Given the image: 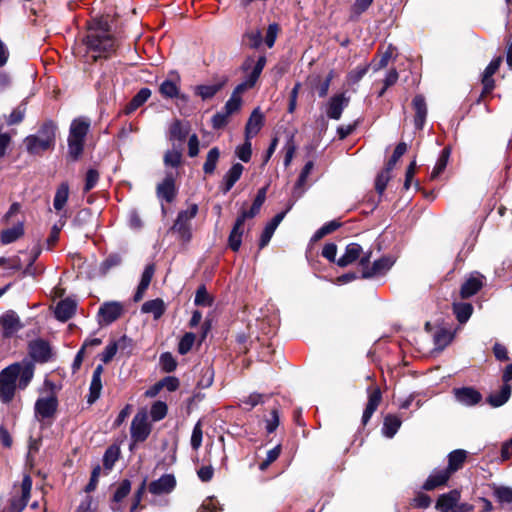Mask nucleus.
Masks as SVG:
<instances>
[{"label": "nucleus", "mask_w": 512, "mask_h": 512, "mask_svg": "<svg viewBox=\"0 0 512 512\" xmlns=\"http://www.w3.org/2000/svg\"><path fill=\"white\" fill-rule=\"evenodd\" d=\"M467 458V452L462 449L454 450L448 455V467L451 474L459 470Z\"/></svg>", "instance_id": "nucleus-39"}, {"label": "nucleus", "mask_w": 512, "mask_h": 512, "mask_svg": "<svg viewBox=\"0 0 512 512\" xmlns=\"http://www.w3.org/2000/svg\"><path fill=\"white\" fill-rule=\"evenodd\" d=\"M400 426V418L395 415L389 414L384 418L382 432L386 437L392 438L397 433Z\"/></svg>", "instance_id": "nucleus-40"}, {"label": "nucleus", "mask_w": 512, "mask_h": 512, "mask_svg": "<svg viewBox=\"0 0 512 512\" xmlns=\"http://www.w3.org/2000/svg\"><path fill=\"white\" fill-rule=\"evenodd\" d=\"M151 96V91L148 88H142L138 91V93L132 98L130 103L127 106V113H131L135 111L137 108L142 106Z\"/></svg>", "instance_id": "nucleus-44"}, {"label": "nucleus", "mask_w": 512, "mask_h": 512, "mask_svg": "<svg viewBox=\"0 0 512 512\" xmlns=\"http://www.w3.org/2000/svg\"><path fill=\"white\" fill-rule=\"evenodd\" d=\"M131 438L134 442H144L151 433V424L145 411L138 412L131 423Z\"/></svg>", "instance_id": "nucleus-8"}, {"label": "nucleus", "mask_w": 512, "mask_h": 512, "mask_svg": "<svg viewBox=\"0 0 512 512\" xmlns=\"http://www.w3.org/2000/svg\"><path fill=\"white\" fill-rule=\"evenodd\" d=\"M194 303L197 306H210L212 304L211 297L207 292L205 286H200L195 295Z\"/></svg>", "instance_id": "nucleus-60"}, {"label": "nucleus", "mask_w": 512, "mask_h": 512, "mask_svg": "<svg viewBox=\"0 0 512 512\" xmlns=\"http://www.w3.org/2000/svg\"><path fill=\"white\" fill-rule=\"evenodd\" d=\"M340 226V223H338L337 221H330L328 223H326L325 225H323L320 229H318L315 234L313 235V240L314 241H317V240H320L321 238H323L324 236L332 233L333 231H335L336 229H338Z\"/></svg>", "instance_id": "nucleus-58"}, {"label": "nucleus", "mask_w": 512, "mask_h": 512, "mask_svg": "<svg viewBox=\"0 0 512 512\" xmlns=\"http://www.w3.org/2000/svg\"><path fill=\"white\" fill-rule=\"evenodd\" d=\"M368 393V402L366 404V407L363 411L362 415V423L363 425H366L369 420L371 419L374 412L377 410L379 404L382 400V393L379 387H369L367 389Z\"/></svg>", "instance_id": "nucleus-16"}, {"label": "nucleus", "mask_w": 512, "mask_h": 512, "mask_svg": "<svg viewBox=\"0 0 512 512\" xmlns=\"http://www.w3.org/2000/svg\"><path fill=\"white\" fill-rule=\"evenodd\" d=\"M29 353L32 359L39 363L48 362L52 356L50 345L44 340H36L30 343Z\"/></svg>", "instance_id": "nucleus-18"}, {"label": "nucleus", "mask_w": 512, "mask_h": 512, "mask_svg": "<svg viewBox=\"0 0 512 512\" xmlns=\"http://www.w3.org/2000/svg\"><path fill=\"white\" fill-rule=\"evenodd\" d=\"M160 364H161L162 370L167 373L173 372L177 367V362H176L175 358L172 356V354H170L168 352L163 353L160 356Z\"/></svg>", "instance_id": "nucleus-62"}, {"label": "nucleus", "mask_w": 512, "mask_h": 512, "mask_svg": "<svg viewBox=\"0 0 512 512\" xmlns=\"http://www.w3.org/2000/svg\"><path fill=\"white\" fill-rule=\"evenodd\" d=\"M219 157H220V151L217 147L210 149V151L207 154L206 161L203 165V171L205 174L210 175V174L214 173L217 163H218V160H219Z\"/></svg>", "instance_id": "nucleus-47"}, {"label": "nucleus", "mask_w": 512, "mask_h": 512, "mask_svg": "<svg viewBox=\"0 0 512 512\" xmlns=\"http://www.w3.org/2000/svg\"><path fill=\"white\" fill-rule=\"evenodd\" d=\"M104 369L102 365H97L93 371L90 387H89V395L87 398L88 403H94L101 394L102 390V381L101 376Z\"/></svg>", "instance_id": "nucleus-24"}, {"label": "nucleus", "mask_w": 512, "mask_h": 512, "mask_svg": "<svg viewBox=\"0 0 512 512\" xmlns=\"http://www.w3.org/2000/svg\"><path fill=\"white\" fill-rule=\"evenodd\" d=\"M119 456L120 449L118 446L111 445L108 447L103 456V465L105 469L110 471L113 468L115 462L118 460Z\"/></svg>", "instance_id": "nucleus-48"}, {"label": "nucleus", "mask_w": 512, "mask_h": 512, "mask_svg": "<svg viewBox=\"0 0 512 512\" xmlns=\"http://www.w3.org/2000/svg\"><path fill=\"white\" fill-rule=\"evenodd\" d=\"M58 409V399L54 393L39 397L34 405V415L38 422H51Z\"/></svg>", "instance_id": "nucleus-5"}, {"label": "nucleus", "mask_w": 512, "mask_h": 512, "mask_svg": "<svg viewBox=\"0 0 512 512\" xmlns=\"http://www.w3.org/2000/svg\"><path fill=\"white\" fill-rule=\"evenodd\" d=\"M14 368H5L0 373V400L3 403H9L15 394L16 380L13 372Z\"/></svg>", "instance_id": "nucleus-10"}, {"label": "nucleus", "mask_w": 512, "mask_h": 512, "mask_svg": "<svg viewBox=\"0 0 512 512\" xmlns=\"http://www.w3.org/2000/svg\"><path fill=\"white\" fill-rule=\"evenodd\" d=\"M195 334L191 333V332H187L183 335V337L180 339V342L178 344V352L181 354V355H185L187 354L194 342H195Z\"/></svg>", "instance_id": "nucleus-53"}, {"label": "nucleus", "mask_w": 512, "mask_h": 512, "mask_svg": "<svg viewBox=\"0 0 512 512\" xmlns=\"http://www.w3.org/2000/svg\"><path fill=\"white\" fill-rule=\"evenodd\" d=\"M8 368H14L15 380L18 381L17 385L20 389H25L34 376V366L31 363H15Z\"/></svg>", "instance_id": "nucleus-17"}, {"label": "nucleus", "mask_w": 512, "mask_h": 512, "mask_svg": "<svg viewBox=\"0 0 512 512\" xmlns=\"http://www.w3.org/2000/svg\"><path fill=\"white\" fill-rule=\"evenodd\" d=\"M114 341L118 348V352L121 355H124L126 357H129L130 355H132L133 349H134V343L131 338L127 337L126 335H123Z\"/></svg>", "instance_id": "nucleus-50"}, {"label": "nucleus", "mask_w": 512, "mask_h": 512, "mask_svg": "<svg viewBox=\"0 0 512 512\" xmlns=\"http://www.w3.org/2000/svg\"><path fill=\"white\" fill-rule=\"evenodd\" d=\"M25 114H26V105L22 103L19 106H17L7 117V124L8 125L19 124L20 122L23 121Z\"/></svg>", "instance_id": "nucleus-55"}, {"label": "nucleus", "mask_w": 512, "mask_h": 512, "mask_svg": "<svg viewBox=\"0 0 512 512\" xmlns=\"http://www.w3.org/2000/svg\"><path fill=\"white\" fill-rule=\"evenodd\" d=\"M244 167L240 163H235L224 175L223 178V192L227 193L232 189L234 184L240 179Z\"/></svg>", "instance_id": "nucleus-33"}, {"label": "nucleus", "mask_w": 512, "mask_h": 512, "mask_svg": "<svg viewBox=\"0 0 512 512\" xmlns=\"http://www.w3.org/2000/svg\"><path fill=\"white\" fill-rule=\"evenodd\" d=\"M203 431L202 424L198 421L192 431L191 435V446L194 450H198L202 444Z\"/></svg>", "instance_id": "nucleus-64"}, {"label": "nucleus", "mask_w": 512, "mask_h": 512, "mask_svg": "<svg viewBox=\"0 0 512 512\" xmlns=\"http://www.w3.org/2000/svg\"><path fill=\"white\" fill-rule=\"evenodd\" d=\"M372 256V251H366L365 255L362 256L360 261V268L362 272L363 278H372L375 276L385 274L393 265V261L388 257H382L373 262L370 265V259Z\"/></svg>", "instance_id": "nucleus-6"}, {"label": "nucleus", "mask_w": 512, "mask_h": 512, "mask_svg": "<svg viewBox=\"0 0 512 512\" xmlns=\"http://www.w3.org/2000/svg\"><path fill=\"white\" fill-rule=\"evenodd\" d=\"M460 499V493L456 490L441 495L436 503V508L441 512H451Z\"/></svg>", "instance_id": "nucleus-28"}, {"label": "nucleus", "mask_w": 512, "mask_h": 512, "mask_svg": "<svg viewBox=\"0 0 512 512\" xmlns=\"http://www.w3.org/2000/svg\"><path fill=\"white\" fill-rule=\"evenodd\" d=\"M284 216H285L284 212L276 214L273 217V219L265 226V228L261 234V237H260V242H259L260 249L264 248L269 243V241L271 240V238L274 234V231L276 230L278 225L281 223Z\"/></svg>", "instance_id": "nucleus-30"}, {"label": "nucleus", "mask_w": 512, "mask_h": 512, "mask_svg": "<svg viewBox=\"0 0 512 512\" xmlns=\"http://www.w3.org/2000/svg\"><path fill=\"white\" fill-rule=\"evenodd\" d=\"M244 40L247 41V44L250 48L256 49L262 43V34L260 30H251L245 33Z\"/></svg>", "instance_id": "nucleus-61"}, {"label": "nucleus", "mask_w": 512, "mask_h": 512, "mask_svg": "<svg viewBox=\"0 0 512 512\" xmlns=\"http://www.w3.org/2000/svg\"><path fill=\"white\" fill-rule=\"evenodd\" d=\"M85 43L94 60L107 58L115 51L116 41L110 33L106 19L100 18L92 21Z\"/></svg>", "instance_id": "nucleus-1"}, {"label": "nucleus", "mask_w": 512, "mask_h": 512, "mask_svg": "<svg viewBox=\"0 0 512 512\" xmlns=\"http://www.w3.org/2000/svg\"><path fill=\"white\" fill-rule=\"evenodd\" d=\"M56 126L52 121L45 122L37 135H29L25 139L27 151L31 154H40L55 145Z\"/></svg>", "instance_id": "nucleus-2"}, {"label": "nucleus", "mask_w": 512, "mask_h": 512, "mask_svg": "<svg viewBox=\"0 0 512 512\" xmlns=\"http://www.w3.org/2000/svg\"><path fill=\"white\" fill-rule=\"evenodd\" d=\"M413 108L415 110L414 125L416 129L421 130L427 117V105L422 95H416L413 99Z\"/></svg>", "instance_id": "nucleus-25"}, {"label": "nucleus", "mask_w": 512, "mask_h": 512, "mask_svg": "<svg viewBox=\"0 0 512 512\" xmlns=\"http://www.w3.org/2000/svg\"><path fill=\"white\" fill-rule=\"evenodd\" d=\"M76 306L77 304L73 299L61 300L55 307V317L62 322H66L74 315Z\"/></svg>", "instance_id": "nucleus-26"}, {"label": "nucleus", "mask_w": 512, "mask_h": 512, "mask_svg": "<svg viewBox=\"0 0 512 512\" xmlns=\"http://www.w3.org/2000/svg\"><path fill=\"white\" fill-rule=\"evenodd\" d=\"M167 414V405L165 402L162 401H156L151 409H150V416L153 421L157 422L162 420Z\"/></svg>", "instance_id": "nucleus-54"}, {"label": "nucleus", "mask_w": 512, "mask_h": 512, "mask_svg": "<svg viewBox=\"0 0 512 512\" xmlns=\"http://www.w3.org/2000/svg\"><path fill=\"white\" fill-rule=\"evenodd\" d=\"M90 122L86 118L74 119L70 125L68 136L69 155L73 160L79 158L83 152L85 137L89 131Z\"/></svg>", "instance_id": "nucleus-3"}, {"label": "nucleus", "mask_w": 512, "mask_h": 512, "mask_svg": "<svg viewBox=\"0 0 512 512\" xmlns=\"http://www.w3.org/2000/svg\"><path fill=\"white\" fill-rule=\"evenodd\" d=\"M70 188L67 182L61 183L55 192L53 199V207L57 213H61L69 199Z\"/></svg>", "instance_id": "nucleus-32"}, {"label": "nucleus", "mask_w": 512, "mask_h": 512, "mask_svg": "<svg viewBox=\"0 0 512 512\" xmlns=\"http://www.w3.org/2000/svg\"><path fill=\"white\" fill-rule=\"evenodd\" d=\"M406 150H407L406 143L400 142L396 146V148H395L391 158L389 159L388 163L386 164V168H388V170H393V168L395 167L396 163L404 155Z\"/></svg>", "instance_id": "nucleus-57"}, {"label": "nucleus", "mask_w": 512, "mask_h": 512, "mask_svg": "<svg viewBox=\"0 0 512 512\" xmlns=\"http://www.w3.org/2000/svg\"><path fill=\"white\" fill-rule=\"evenodd\" d=\"M483 278L479 273L472 274L461 287V297L465 299L475 295L483 286Z\"/></svg>", "instance_id": "nucleus-23"}, {"label": "nucleus", "mask_w": 512, "mask_h": 512, "mask_svg": "<svg viewBox=\"0 0 512 512\" xmlns=\"http://www.w3.org/2000/svg\"><path fill=\"white\" fill-rule=\"evenodd\" d=\"M124 311L123 305L117 301L103 303L98 311V323L101 326L115 322Z\"/></svg>", "instance_id": "nucleus-9"}, {"label": "nucleus", "mask_w": 512, "mask_h": 512, "mask_svg": "<svg viewBox=\"0 0 512 512\" xmlns=\"http://www.w3.org/2000/svg\"><path fill=\"white\" fill-rule=\"evenodd\" d=\"M24 233L23 225L21 223L8 228L1 233L2 244H10L20 238Z\"/></svg>", "instance_id": "nucleus-42"}, {"label": "nucleus", "mask_w": 512, "mask_h": 512, "mask_svg": "<svg viewBox=\"0 0 512 512\" xmlns=\"http://www.w3.org/2000/svg\"><path fill=\"white\" fill-rule=\"evenodd\" d=\"M451 473L447 469H435L423 484V489L433 490L444 485L450 478Z\"/></svg>", "instance_id": "nucleus-27"}, {"label": "nucleus", "mask_w": 512, "mask_h": 512, "mask_svg": "<svg viewBox=\"0 0 512 512\" xmlns=\"http://www.w3.org/2000/svg\"><path fill=\"white\" fill-rule=\"evenodd\" d=\"M190 125L189 123H184L180 120H175L171 123L169 128V139L170 140H178L183 142L186 137L189 135Z\"/></svg>", "instance_id": "nucleus-34"}, {"label": "nucleus", "mask_w": 512, "mask_h": 512, "mask_svg": "<svg viewBox=\"0 0 512 512\" xmlns=\"http://www.w3.org/2000/svg\"><path fill=\"white\" fill-rule=\"evenodd\" d=\"M244 216H238L228 238L229 247L238 251L242 243Z\"/></svg>", "instance_id": "nucleus-29"}, {"label": "nucleus", "mask_w": 512, "mask_h": 512, "mask_svg": "<svg viewBox=\"0 0 512 512\" xmlns=\"http://www.w3.org/2000/svg\"><path fill=\"white\" fill-rule=\"evenodd\" d=\"M242 91H238L237 87L233 91L231 97L228 99V101L225 103L223 109L226 111V115H232L233 113L237 112L242 104V99L240 96V93Z\"/></svg>", "instance_id": "nucleus-49"}, {"label": "nucleus", "mask_w": 512, "mask_h": 512, "mask_svg": "<svg viewBox=\"0 0 512 512\" xmlns=\"http://www.w3.org/2000/svg\"><path fill=\"white\" fill-rule=\"evenodd\" d=\"M453 312L460 323H466L471 317L473 306L470 303L459 302L453 304Z\"/></svg>", "instance_id": "nucleus-41"}, {"label": "nucleus", "mask_w": 512, "mask_h": 512, "mask_svg": "<svg viewBox=\"0 0 512 512\" xmlns=\"http://www.w3.org/2000/svg\"><path fill=\"white\" fill-rule=\"evenodd\" d=\"M157 196L167 203H171L176 196L175 180L172 174H168L157 186Z\"/></svg>", "instance_id": "nucleus-21"}, {"label": "nucleus", "mask_w": 512, "mask_h": 512, "mask_svg": "<svg viewBox=\"0 0 512 512\" xmlns=\"http://www.w3.org/2000/svg\"><path fill=\"white\" fill-rule=\"evenodd\" d=\"M391 171L388 168H384L376 177L375 189L381 195L386 189V186L391 178Z\"/></svg>", "instance_id": "nucleus-51"}, {"label": "nucleus", "mask_w": 512, "mask_h": 512, "mask_svg": "<svg viewBox=\"0 0 512 512\" xmlns=\"http://www.w3.org/2000/svg\"><path fill=\"white\" fill-rule=\"evenodd\" d=\"M266 192V187L259 189L251 208L249 210H243L239 216H244V220L255 217L266 199Z\"/></svg>", "instance_id": "nucleus-37"}, {"label": "nucleus", "mask_w": 512, "mask_h": 512, "mask_svg": "<svg viewBox=\"0 0 512 512\" xmlns=\"http://www.w3.org/2000/svg\"><path fill=\"white\" fill-rule=\"evenodd\" d=\"M457 402L464 406H475L482 400V395L473 387L455 388L453 390Z\"/></svg>", "instance_id": "nucleus-14"}, {"label": "nucleus", "mask_w": 512, "mask_h": 512, "mask_svg": "<svg viewBox=\"0 0 512 512\" xmlns=\"http://www.w3.org/2000/svg\"><path fill=\"white\" fill-rule=\"evenodd\" d=\"M198 212L196 204L190 205L186 210L178 213L177 218L171 227V231L176 233L180 240L189 242L192 238L191 221L195 218Z\"/></svg>", "instance_id": "nucleus-4"}, {"label": "nucleus", "mask_w": 512, "mask_h": 512, "mask_svg": "<svg viewBox=\"0 0 512 512\" xmlns=\"http://www.w3.org/2000/svg\"><path fill=\"white\" fill-rule=\"evenodd\" d=\"M494 497L497 499L500 503H506L511 504L512 503V488L500 486L494 488L493 491Z\"/></svg>", "instance_id": "nucleus-52"}, {"label": "nucleus", "mask_w": 512, "mask_h": 512, "mask_svg": "<svg viewBox=\"0 0 512 512\" xmlns=\"http://www.w3.org/2000/svg\"><path fill=\"white\" fill-rule=\"evenodd\" d=\"M32 489V478L25 474L21 483V497L12 498L7 512H22L30 498Z\"/></svg>", "instance_id": "nucleus-12"}, {"label": "nucleus", "mask_w": 512, "mask_h": 512, "mask_svg": "<svg viewBox=\"0 0 512 512\" xmlns=\"http://www.w3.org/2000/svg\"><path fill=\"white\" fill-rule=\"evenodd\" d=\"M131 492V481L128 479L122 480L119 485L116 487V490L113 494L111 501V509L115 512H119L122 510V501L129 495Z\"/></svg>", "instance_id": "nucleus-22"}, {"label": "nucleus", "mask_w": 512, "mask_h": 512, "mask_svg": "<svg viewBox=\"0 0 512 512\" xmlns=\"http://www.w3.org/2000/svg\"><path fill=\"white\" fill-rule=\"evenodd\" d=\"M454 338V334L446 328L437 330L434 334V343L440 350L447 347Z\"/></svg>", "instance_id": "nucleus-43"}, {"label": "nucleus", "mask_w": 512, "mask_h": 512, "mask_svg": "<svg viewBox=\"0 0 512 512\" xmlns=\"http://www.w3.org/2000/svg\"><path fill=\"white\" fill-rule=\"evenodd\" d=\"M264 124V115L259 108H255L251 113L246 126H245V138L252 139L261 130Z\"/></svg>", "instance_id": "nucleus-20"}, {"label": "nucleus", "mask_w": 512, "mask_h": 512, "mask_svg": "<svg viewBox=\"0 0 512 512\" xmlns=\"http://www.w3.org/2000/svg\"><path fill=\"white\" fill-rule=\"evenodd\" d=\"M251 139L245 138V142L243 145L239 146L236 149V155L243 162H248L251 159L252 148H251Z\"/></svg>", "instance_id": "nucleus-63"}, {"label": "nucleus", "mask_w": 512, "mask_h": 512, "mask_svg": "<svg viewBox=\"0 0 512 512\" xmlns=\"http://www.w3.org/2000/svg\"><path fill=\"white\" fill-rule=\"evenodd\" d=\"M365 253L366 252L363 251L362 247L358 243H350L346 246L344 254L336 261V263L340 267H346L357 260L360 262Z\"/></svg>", "instance_id": "nucleus-19"}, {"label": "nucleus", "mask_w": 512, "mask_h": 512, "mask_svg": "<svg viewBox=\"0 0 512 512\" xmlns=\"http://www.w3.org/2000/svg\"><path fill=\"white\" fill-rule=\"evenodd\" d=\"M349 102L350 97L345 92L333 95L326 103V115L330 119L339 120Z\"/></svg>", "instance_id": "nucleus-11"}, {"label": "nucleus", "mask_w": 512, "mask_h": 512, "mask_svg": "<svg viewBox=\"0 0 512 512\" xmlns=\"http://www.w3.org/2000/svg\"><path fill=\"white\" fill-rule=\"evenodd\" d=\"M449 157H450V149L448 147L444 148L438 159H437V162L431 172V179H436L446 168L447 164H448V160H449Z\"/></svg>", "instance_id": "nucleus-45"}, {"label": "nucleus", "mask_w": 512, "mask_h": 512, "mask_svg": "<svg viewBox=\"0 0 512 512\" xmlns=\"http://www.w3.org/2000/svg\"><path fill=\"white\" fill-rule=\"evenodd\" d=\"M252 62L253 61L251 59H248L243 64V69L246 71V76L244 82L237 86L238 91L250 89L256 84L266 65V57L260 56L253 66Z\"/></svg>", "instance_id": "nucleus-7"}, {"label": "nucleus", "mask_w": 512, "mask_h": 512, "mask_svg": "<svg viewBox=\"0 0 512 512\" xmlns=\"http://www.w3.org/2000/svg\"><path fill=\"white\" fill-rule=\"evenodd\" d=\"M500 64H501V58L498 57L496 59H493L489 63V65L486 67V69L484 70L482 83L484 85V90L486 92H490L494 88V80H493L492 76L499 69Z\"/></svg>", "instance_id": "nucleus-35"}, {"label": "nucleus", "mask_w": 512, "mask_h": 512, "mask_svg": "<svg viewBox=\"0 0 512 512\" xmlns=\"http://www.w3.org/2000/svg\"><path fill=\"white\" fill-rule=\"evenodd\" d=\"M165 310V303L160 298L146 301L141 307L143 313L152 314L155 320L159 319L164 314Z\"/></svg>", "instance_id": "nucleus-36"}, {"label": "nucleus", "mask_w": 512, "mask_h": 512, "mask_svg": "<svg viewBox=\"0 0 512 512\" xmlns=\"http://www.w3.org/2000/svg\"><path fill=\"white\" fill-rule=\"evenodd\" d=\"M0 327L3 336L9 338L22 329L23 325L14 311H8L0 317Z\"/></svg>", "instance_id": "nucleus-13"}, {"label": "nucleus", "mask_w": 512, "mask_h": 512, "mask_svg": "<svg viewBox=\"0 0 512 512\" xmlns=\"http://www.w3.org/2000/svg\"><path fill=\"white\" fill-rule=\"evenodd\" d=\"M225 81L209 85H199L196 87V94L203 100L212 98L223 86Z\"/></svg>", "instance_id": "nucleus-46"}, {"label": "nucleus", "mask_w": 512, "mask_h": 512, "mask_svg": "<svg viewBox=\"0 0 512 512\" xmlns=\"http://www.w3.org/2000/svg\"><path fill=\"white\" fill-rule=\"evenodd\" d=\"M176 486V479L172 474H164L149 484V492L154 495L171 493Z\"/></svg>", "instance_id": "nucleus-15"}, {"label": "nucleus", "mask_w": 512, "mask_h": 512, "mask_svg": "<svg viewBox=\"0 0 512 512\" xmlns=\"http://www.w3.org/2000/svg\"><path fill=\"white\" fill-rule=\"evenodd\" d=\"M182 153L178 149L169 150L164 155V163L167 166L178 167L181 163Z\"/></svg>", "instance_id": "nucleus-59"}, {"label": "nucleus", "mask_w": 512, "mask_h": 512, "mask_svg": "<svg viewBox=\"0 0 512 512\" xmlns=\"http://www.w3.org/2000/svg\"><path fill=\"white\" fill-rule=\"evenodd\" d=\"M154 271H155L154 265H152V264H149L145 267V269L142 273V276H141L140 283H139L136 293L134 295L135 302H138L143 298L146 290L148 289V287L151 283L152 277L154 275Z\"/></svg>", "instance_id": "nucleus-31"}, {"label": "nucleus", "mask_w": 512, "mask_h": 512, "mask_svg": "<svg viewBox=\"0 0 512 512\" xmlns=\"http://www.w3.org/2000/svg\"><path fill=\"white\" fill-rule=\"evenodd\" d=\"M160 93L164 96V97H167V98H174L178 95L179 93V88L178 86L176 85V83H174L173 81L171 80H165L164 82H162V84L160 85Z\"/></svg>", "instance_id": "nucleus-56"}, {"label": "nucleus", "mask_w": 512, "mask_h": 512, "mask_svg": "<svg viewBox=\"0 0 512 512\" xmlns=\"http://www.w3.org/2000/svg\"><path fill=\"white\" fill-rule=\"evenodd\" d=\"M511 385L503 384L498 392L492 393L487 398L488 403L493 407H500L505 404L511 396Z\"/></svg>", "instance_id": "nucleus-38"}]
</instances>
